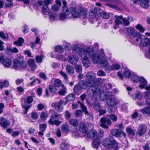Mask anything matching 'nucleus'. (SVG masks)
Wrapping results in <instances>:
<instances>
[{"label": "nucleus", "instance_id": "f257e3e1", "mask_svg": "<svg viewBox=\"0 0 150 150\" xmlns=\"http://www.w3.org/2000/svg\"><path fill=\"white\" fill-rule=\"evenodd\" d=\"M101 89L100 91H99V98L101 100L106 99V103L110 107H113L117 103V101L114 95L117 93L118 90L116 88L114 89L111 91L108 90H105V91H103V89Z\"/></svg>", "mask_w": 150, "mask_h": 150}, {"label": "nucleus", "instance_id": "f03ea898", "mask_svg": "<svg viewBox=\"0 0 150 150\" xmlns=\"http://www.w3.org/2000/svg\"><path fill=\"white\" fill-rule=\"evenodd\" d=\"M78 85L81 89H85L88 86H91L88 90L87 93L88 95L91 97L93 99H97L98 95V91H100L101 90L93 86L92 84L89 83L87 81L85 82L80 81Z\"/></svg>", "mask_w": 150, "mask_h": 150}, {"label": "nucleus", "instance_id": "7ed1b4c3", "mask_svg": "<svg viewBox=\"0 0 150 150\" xmlns=\"http://www.w3.org/2000/svg\"><path fill=\"white\" fill-rule=\"evenodd\" d=\"M72 50L75 52L78 53L80 57H84V54L87 53L88 56L91 57H93L92 55L95 54V50L92 47H88L86 49L83 47L81 44H75L72 48Z\"/></svg>", "mask_w": 150, "mask_h": 150}, {"label": "nucleus", "instance_id": "20e7f679", "mask_svg": "<svg viewBox=\"0 0 150 150\" xmlns=\"http://www.w3.org/2000/svg\"><path fill=\"white\" fill-rule=\"evenodd\" d=\"M94 52L95 54L92 55L93 57L90 58L92 59L94 63L97 64L99 62L104 68L109 65L108 62L105 59H106L107 57L103 53L98 54L95 50Z\"/></svg>", "mask_w": 150, "mask_h": 150}, {"label": "nucleus", "instance_id": "39448f33", "mask_svg": "<svg viewBox=\"0 0 150 150\" xmlns=\"http://www.w3.org/2000/svg\"><path fill=\"white\" fill-rule=\"evenodd\" d=\"M62 117V116L61 115L58 114L56 112H54L52 114L48 122L50 125H54L57 126H59L62 122L59 120L55 119H61Z\"/></svg>", "mask_w": 150, "mask_h": 150}, {"label": "nucleus", "instance_id": "423d86ee", "mask_svg": "<svg viewBox=\"0 0 150 150\" xmlns=\"http://www.w3.org/2000/svg\"><path fill=\"white\" fill-rule=\"evenodd\" d=\"M27 67V64L23 60L22 56L19 59H16L13 60V67L15 68L18 69H24Z\"/></svg>", "mask_w": 150, "mask_h": 150}, {"label": "nucleus", "instance_id": "0eeeda50", "mask_svg": "<svg viewBox=\"0 0 150 150\" xmlns=\"http://www.w3.org/2000/svg\"><path fill=\"white\" fill-rule=\"evenodd\" d=\"M127 32L130 38H133L134 40L137 42L140 38V34L135 31V30L131 27L127 28Z\"/></svg>", "mask_w": 150, "mask_h": 150}, {"label": "nucleus", "instance_id": "6e6552de", "mask_svg": "<svg viewBox=\"0 0 150 150\" xmlns=\"http://www.w3.org/2000/svg\"><path fill=\"white\" fill-rule=\"evenodd\" d=\"M102 144L104 146L107 148L112 147L116 149L118 147L117 143L115 140H110L108 138L105 139L103 141Z\"/></svg>", "mask_w": 150, "mask_h": 150}, {"label": "nucleus", "instance_id": "1a4fd4ad", "mask_svg": "<svg viewBox=\"0 0 150 150\" xmlns=\"http://www.w3.org/2000/svg\"><path fill=\"white\" fill-rule=\"evenodd\" d=\"M64 101L63 100H60L58 102H54L52 103L51 106L54 108L58 112H61L64 109L63 104Z\"/></svg>", "mask_w": 150, "mask_h": 150}, {"label": "nucleus", "instance_id": "9d476101", "mask_svg": "<svg viewBox=\"0 0 150 150\" xmlns=\"http://www.w3.org/2000/svg\"><path fill=\"white\" fill-rule=\"evenodd\" d=\"M100 122V126L105 129H108L112 124V122L110 120L105 117L101 118Z\"/></svg>", "mask_w": 150, "mask_h": 150}, {"label": "nucleus", "instance_id": "9b49d317", "mask_svg": "<svg viewBox=\"0 0 150 150\" xmlns=\"http://www.w3.org/2000/svg\"><path fill=\"white\" fill-rule=\"evenodd\" d=\"M0 62L2 63L4 67H8L11 64V60L9 58H4L3 56L0 57Z\"/></svg>", "mask_w": 150, "mask_h": 150}, {"label": "nucleus", "instance_id": "f8f14e48", "mask_svg": "<svg viewBox=\"0 0 150 150\" xmlns=\"http://www.w3.org/2000/svg\"><path fill=\"white\" fill-rule=\"evenodd\" d=\"M95 76V74L92 72H88L86 75L87 78V81L89 83L92 84L93 86H94L95 81L94 78Z\"/></svg>", "mask_w": 150, "mask_h": 150}, {"label": "nucleus", "instance_id": "ddd939ff", "mask_svg": "<svg viewBox=\"0 0 150 150\" xmlns=\"http://www.w3.org/2000/svg\"><path fill=\"white\" fill-rule=\"evenodd\" d=\"M140 37V39L138 40V41L137 42L135 40L136 43L138 44L139 45H140V46L142 47L146 46L149 42V40L146 38H142L141 35Z\"/></svg>", "mask_w": 150, "mask_h": 150}, {"label": "nucleus", "instance_id": "4468645a", "mask_svg": "<svg viewBox=\"0 0 150 150\" xmlns=\"http://www.w3.org/2000/svg\"><path fill=\"white\" fill-rule=\"evenodd\" d=\"M10 124V122L8 120L3 117H0V125L4 128H6Z\"/></svg>", "mask_w": 150, "mask_h": 150}, {"label": "nucleus", "instance_id": "2eb2a0df", "mask_svg": "<svg viewBox=\"0 0 150 150\" xmlns=\"http://www.w3.org/2000/svg\"><path fill=\"white\" fill-rule=\"evenodd\" d=\"M67 60L70 63L75 64L78 62L79 57L76 55H70L68 56Z\"/></svg>", "mask_w": 150, "mask_h": 150}, {"label": "nucleus", "instance_id": "dca6fc26", "mask_svg": "<svg viewBox=\"0 0 150 150\" xmlns=\"http://www.w3.org/2000/svg\"><path fill=\"white\" fill-rule=\"evenodd\" d=\"M147 128V127L145 125H140L138 129V134L139 136L142 135L146 132Z\"/></svg>", "mask_w": 150, "mask_h": 150}, {"label": "nucleus", "instance_id": "f3484780", "mask_svg": "<svg viewBox=\"0 0 150 150\" xmlns=\"http://www.w3.org/2000/svg\"><path fill=\"white\" fill-rule=\"evenodd\" d=\"M87 56H88L87 53H86L84 54V57H81L82 59V62L83 65L86 67H89L90 65L89 59L88 57H87Z\"/></svg>", "mask_w": 150, "mask_h": 150}, {"label": "nucleus", "instance_id": "a211bd4d", "mask_svg": "<svg viewBox=\"0 0 150 150\" xmlns=\"http://www.w3.org/2000/svg\"><path fill=\"white\" fill-rule=\"evenodd\" d=\"M63 6L62 9V12L68 15L71 13V11L70 9L66 6L67 2L64 0L62 2Z\"/></svg>", "mask_w": 150, "mask_h": 150}, {"label": "nucleus", "instance_id": "6ab92c4d", "mask_svg": "<svg viewBox=\"0 0 150 150\" xmlns=\"http://www.w3.org/2000/svg\"><path fill=\"white\" fill-rule=\"evenodd\" d=\"M98 13L97 11V9L95 7L92 8L89 12V15L91 18L96 20L95 18L97 16Z\"/></svg>", "mask_w": 150, "mask_h": 150}, {"label": "nucleus", "instance_id": "aec40b11", "mask_svg": "<svg viewBox=\"0 0 150 150\" xmlns=\"http://www.w3.org/2000/svg\"><path fill=\"white\" fill-rule=\"evenodd\" d=\"M78 103L80 105V107L82 109L83 111L85 112L86 115L88 116H89V117H91L92 118V114L88 112V111L87 110L86 107L84 105V104L79 101H78Z\"/></svg>", "mask_w": 150, "mask_h": 150}, {"label": "nucleus", "instance_id": "412c9836", "mask_svg": "<svg viewBox=\"0 0 150 150\" xmlns=\"http://www.w3.org/2000/svg\"><path fill=\"white\" fill-rule=\"evenodd\" d=\"M100 144V140L99 137H97L94 139L93 141L92 146L94 148L97 149Z\"/></svg>", "mask_w": 150, "mask_h": 150}, {"label": "nucleus", "instance_id": "4be33fe9", "mask_svg": "<svg viewBox=\"0 0 150 150\" xmlns=\"http://www.w3.org/2000/svg\"><path fill=\"white\" fill-rule=\"evenodd\" d=\"M121 130L118 129H114L111 131L112 134L116 137H119L120 136Z\"/></svg>", "mask_w": 150, "mask_h": 150}, {"label": "nucleus", "instance_id": "5701e85b", "mask_svg": "<svg viewBox=\"0 0 150 150\" xmlns=\"http://www.w3.org/2000/svg\"><path fill=\"white\" fill-rule=\"evenodd\" d=\"M140 85L139 86V87L141 88L142 89L144 88L145 86L147 84V82L146 80L143 77H140L139 79Z\"/></svg>", "mask_w": 150, "mask_h": 150}, {"label": "nucleus", "instance_id": "b1692460", "mask_svg": "<svg viewBox=\"0 0 150 150\" xmlns=\"http://www.w3.org/2000/svg\"><path fill=\"white\" fill-rule=\"evenodd\" d=\"M28 63L32 69L34 70L36 69L37 66L34 60L32 59H30L28 61Z\"/></svg>", "mask_w": 150, "mask_h": 150}, {"label": "nucleus", "instance_id": "393cba45", "mask_svg": "<svg viewBox=\"0 0 150 150\" xmlns=\"http://www.w3.org/2000/svg\"><path fill=\"white\" fill-rule=\"evenodd\" d=\"M86 134L88 137L91 138L97 136V132L96 130L93 129L90 132H87Z\"/></svg>", "mask_w": 150, "mask_h": 150}, {"label": "nucleus", "instance_id": "a878e982", "mask_svg": "<svg viewBox=\"0 0 150 150\" xmlns=\"http://www.w3.org/2000/svg\"><path fill=\"white\" fill-rule=\"evenodd\" d=\"M66 72L69 74H73L74 73V69L73 67L70 65L67 66L66 68Z\"/></svg>", "mask_w": 150, "mask_h": 150}, {"label": "nucleus", "instance_id": "bb28decb", "mask_svg": "<svg viewBox=\"0 0 150 150\" xmlns=\"http://www.w3.org/2000/svg\"><path fill=\"white\" fill-rule=\"evenodd\" d=\"M115 17L116 18L115 22L117 25H119L120 24H122V20H123V17L122 16H115Z\"/></svg>", "mask_w": 150, "mask_h": 150}, {"label": "nucleus", "instance_id": "cd10ccee", "mask_svg": "<svg viewBox=\"0 0 150 150\" xmlns=\"http://www.w3.org/2000/svg\"><path fill=\"white\" fill-rule=\"evenodd\" d=\"M24 42V39L22 37H19L17 41L14 42L13 44L18 46H21Z\"/></svg>", "mask_w": 150, "mask_h": 150}, {"label": "nucleus", "instance_id": "c85d7f7f", "mask_svg": "<svg viewBox=\"0 0 150 150\" xmlns=\"http://www.w3.org/2000/svg\"><path fill=\"white\" fill-rule=\"evenodd\" d=\"M149 0H141L140 2L141 6L143 8H146L149 6Z\"/></svg>", "mask_w": 150, "mask_h": 150}, {"label": "nucleus", "instance_id": "c756f323", "mask_svg": "<svg viewBox=\"0 0 150 150\" xmlns=\"http://www.w3.org/2000/svg\"><path fill=\"white\" fill-rule=\"evenodd\" d=\"M140 111L143 114H150V107H146L140 110Z\"/></svg>", "mask_w": 150, "mask_h": 150}, {"label": "nucleus", "instance_id": "7c9ffc66", "mask_svg": "<svg viewBox=\"0 0 150 150\" xmlns=\"http://www.w3.org/2000/svg\"><path fill=\"white\" fill-rule=\"evenodd\" d=\"M72 15L74 18H78L80 16V14L79 11L76 10L75 8L72 9Z\"/></svg>", "mask_w": 150, "mask_h": 150}, {"label": "nucleus", "instance_id": "2f4dec72", "mask_svg": "<svg viewBox=\"0 0 150 150\" xmlns=\"http://www.w3.org/2000/svg\"><path fill=\"white\" fill-rule=\"evenodd\" d=\"M80 16H83V18L86 17L87 15V10L86 9L81 8L79 10Z\"/></svg>", "mask_w": 150, "mask_h": 150}, {"label": "nucleus", "instance_id": "473e14b6", "mask_svg": "<svg viewBox=\"0 0 150 150\" xmlns=\"http://www.w3.org/2000/svg\"><path fill=\"white\" fill-rule=\"evenodd\" d=\"M69 124L73 126L77 127L78 125V122L75 119H71L69 121Z\"/></svg>", "mask_w": 150, "mask_h": 150}, {"label": "nucleus", "instance_id": "72a5a7b5", "mask_svg": "<svg viewBox=\"0 0 150 150\" xmlns=\"http://www.w3.org/2000/svg\"><path fill=\"white\" fill-rule=\"evenodd\" d=\"M0 37L4 40H7L8 38V34L2 31L0 32Z\"/></svg>", "mask_w": 150, "mask_h": 150}, {"label": "nucleus", "instance_id": "f704fd0d", "mask_svg": "<svg viewBox=\"0 0 150 150\" xmlns=\"http://www.w3.org/2000/svg\"><path fill=\"white\" fill-rule=\"evenodd\" d=\"M54 50L60 53H62L64 52L63 48L62 46L60 45H58L55 46Z\"/></svg>", "mask_w": 150, "mask_h": 150}, {"label": "nucleus", "instance_id": "c9c22d12", "mask_svg": "<svg viewBox=\"0 0 150 150\" xmlns=\"http://www.w3.org/2000/svg\"><path fill=\"white\" fill-rule=\"evenodd\" d=\"M81 89L78 85H75L74 88V91L76 93L79 94L81 93Z\"/></svg>", "mask_w": 150, "mask_h": 150}, {"label": "nucleus", "instance_id": "e433bc0d", "mask_svg": "<svg viewBox=\"0 0 150 150\" xmlns=\"http://www.w3.org/2000/svg\"><path fill=\"white\" fill-rule=\"evenodd\" d=\"M75 98V96L72 93L70 94L66 97V100L67 102L71 101L73 100Z\"/></svg>", "mask_w": 150, "mask_h": 150}, {"label": "nucleus", "instance_id": "4c0bfd02", "mask_svg": "<svg viewBox=\"0 0 150 150\" xmlns=\"http://www.w3.org/2000/svg\"><path fill=\"white\" fill-rule=\"evenodd\" d=\"M48 116V114L47 113L42 112L40 114V117L42 120L45 121L47 118Z\"/></svg>", "mask_w": 150, "mask_h": 150}, {"label": "nucleus", "instance_id": "58836bf2", "mask_svg": "<svg viewBox=\"0 0 150 150\" xmlns=\"http://www.w3.org/2000/svg\"><path fill=\"white\" fill-rule=\"evenodd\" d=\"M100 14L101 17L105 19H108L110 17L109 13L105 11L101 12Z\"/></svg>", "mask_w": 150, "mask_h": 150}, {"label": "nucleus", "instance_id": "ea45409f", "mask_svg": "<svg viewBox=\"0 0 150 150\" xmlns=\"http://www.w3.org/2000/svg\"><path fill=\"white\" fill-rule=\"evenodd\" d=\"M93 107L96 110L98 111L100 110V106L97 101H94L93 104Z\"/></svg>", "mask_w": 150, "mask_h": 150}, {"label": "nucleus", "instance_id": "a19ab883", "mask_svg": "<svg viewBox=\"0 0 150 150\" xmlns=\"http://www.w3.org/2000/svg\"><path fill=\"white\" fill-rule=\"evenodd\" d=\"M62 130L64 132H67L69 131L70 128L69 126L67 124H63L61 127Z\"/></svg>", "mask_w": 150, "mask_h": 150}, {"label": "nucleus", "instance_id": "79ce46f5", "mask_svg": "<svg viewBox=\"0 0 150 150\" xmlns=\"http://www.w3.org/2000/svg\"><path fill=\"white\" fill-rule=\"evenodd\" d=\"M127 132L129 135L134 136L135 131L130 127H128L126 129Z\"/></svg>", "mask_w": 150, "mask_h": 150}, {"label": "nucleus", "instance_id": "37998d69", "mask_svg": "<svg viewBox=\"0 0 150 150\" xmlns=\"http://www.w3.org/2000/svg\"><path fill=\"white\" fill-rule=\"evenodd\" d=\"M75 68L76 71L79 74H80L82 71V68L81 65H76L75 66Z\"/></svg>", "mask_w": 150, "mask_h": 150}, {"label": "nucleus", "instance_id": "c03bdc74", "mask_svg": "<svg viewBox=\"0 0 150 150\" xmlns=\"http://www.w3.org/2000/svg\"><path fill=\"white\" fill-rule=\"evenodd\" d=\"M41 11L43 14H45V13H47L49 11V8L48 6L45 5L43 6L41 9Z\"/></svg>", "mask_w": 150, "mask_h": 150}, {"label": "nucleus", "instance_id": "a18cd8bd", "mask_svg": "<svg viewBox=\"0 0 150 150\" xmlns=\"http://www.w3.org/2000/svg\"><path fill=\"white\" fill-rule=\"evenodd\" d=\"M62 84V81L59 79H56L54 81V84L56 87H59L61 86Z\"/></svg>", "mask_w": 150, "mask_h": 150}, {"label": "nucleus", "instance_id": "49530a36", "mask_svg": "<svg viewBox=\"0 0 150 150\" xmlns=\"http://www.w3.org/2000/svg\"><path fill=\"white\" fill-rule=\"evenodd\" d=\"M49 18L51 21H53L57 18V15L56 13H50L49 14Z\"/></svg>", "mask_w": 150, "mask_h": 150}, {"label": "nucleus", "instance_id": "de8ad7c7", "mask_svg": "<svg viewBox=\"0 0 150 150\" xmlns=\"http://www.w3.org/2000/svg\"><path fill=\"white\" fill-rule=\"evenodd\" d=\"M6 52L7 53L8 51L11 52L16 53L18 52V49L16 47H14L13 49H11L9 48H7L5 50Z\"/></svg>", "mask_w": 150, "mask_h": 150}, {"label": "nucleus", "instance_id": "09e8293b", "mask_svg": "<svg viewBox=\"0 0 150 150\" xmlns=\"http://www.w3.org/2000/svg\"><path fill=\"white\" fill-rule=\"evenodd\" d=\"M122 23V25L124 26H128L129 24L130 21L128 20V18H123Z\"/></svg>", "mask_w": 150, "mask_h": 150}, {"label": "nucleus", "instance_id": "8fccbe9b", "mask_svg": "<svg viewBox=\"0 0 150 150\" xmlns=\"http://www.w3.org/2000/svg\"><path fill=\"white\" fill-rule=\"evenodd\" d=\"M68 15L62 12L59 15V19L61 21H63L67 18Z\"/></svg>", "mask_w": 150, "mask_h": 150}, {"label": "nucleus", "instance_id": "3c124183", "mask_svg": "<svg viewBox=\"0 0 150 150\" xmlns=\"http://www.w3.org/2000/svg\"><path fill=\"white\" fill-rule=\"evenodd\" d=\"M5 4L4 6L5 9H6L7 8H11L13 6V2H9L10 3H7L4 2Z\"/></svg>", "mask_w": 150, "mask_h": 150}, {"label": "nucleus", "instance_id": "603ef678", "mask_svg": "<svg viewBox=\"0 0 150 150\" xmlns=\"http://www.w3.org/2000/svg\"><path fill=\"white\" fill-rule=\"evenodd\" d=\"M136 28L137 30H139L141 33L144 32V31L145 30V29L140 24L137 25L136 26Z\"/></svg>", "mask_w": 150, "mask_h": 150}, {"label": "nucleus", "instance_id": "864d4df0", "mask_svg": "<svg viewBox=\"0 0 150 150\" xmlns=\"http://www.w3.org/2000/svg\"><path fill=\"white\" fill-rule=\"evenodd\" d=\"M124 76L126 78H129L131 75L130 71L128 70H127L123 72Z\"/></svg>", "mask_w": 150, "mask_h": 150}, {"label": "nucleus", "instance_id": "5fc2aeb1", "mask_svg": "<svg viewBox=\"0 0 150 150\" xmlns=\"http://www.w3.org/2000/svg\"><path fill=\"white\" fill-rule=\"evenodd\" d=\"M140 78L137 75L133 76L132 77V80L134 82L137 83L139 81Z\"/></svg>", "mask_w": 150, "mask_h": 150}, {"label": "nucleus", "instance_id": "6e6d98bb", "mask_svg": "<svg viewBox=\"0 0 150 150\" xmlns=\"http://www.w3.org/2000/svg\"><path fill=\"white\" fill-rule=\"evenodd\" d=\"M110 117L113 121L115 122L116 121L117 119V116L114 114H112L110 116Z\"/></svg>", "mask_w": 150, "mask_h": 150}, {"label": "nucleus", "instance_id": "4d7b16f0", "mask_svg": "<svg viewBox=\"0 0 150 150\" xmlns=\"http://www.w3.org/2000/svg\"><path fill=\"white\" fill-rule=\"evenodd\" d=\"M68 148V145L65 143H62L60 145V149L61 150H66Z\"/></svg>", "mask_w": 150, "mask_h": 150}, {"label": "nucleus", "instance_id": "13d9d810", "mask_svg": "<svg viewBox=\"0 0 150 150\" xmlns=\"http://www.w3.org/2000/svg\"><path fill=\"white\" fill-rule=\"evenodd\" d=\"M59 73L62 76L64 77V79L66 81H67L68 78L67 74L65 73L62 71H60Z\"/></svg>", "mask_w": 150, "mask_h": 150}, {"label": "nucleus", "instance_id": "bf43d9fd", "mask_svg": "<svg viewBox=\"0 0 150 150\" xmlns=\"http://www.w3.org/2000/svg\"><path fill=\"white\" fill-rule=\"evenodd\" d=\"M97 75L99 76H105L106 74L103 70L100 69L97 72Z\"/></svg>", "mask_w": 150, "mask_h": 150}, {"label": "nucleus", "instance_id": "052dcab7", "mask_svg": "<svg viewBox=\"0 0 150 150\" xmlns=\"http://www.w3.org/2000/svg\"><path fill=\"white\" fill-rule=\"evenodd\" d=\"M112 70H118L120 68V66L118 64H114L112 65Z\"/></svg>", "mask_w": 150, "mask_h": 150}, {"label": "nucleus", "instance_id": "680f3d73", "mask_svg": "<svg viewBox=\"0 0 150 150\" xmlns=\"http://www.w3.org/2000/svg\"><path fill=\"white\" fill-rule=\"evenodd\" d=\"M82 114V112L81 110H77L75 111V115L76 117L80 116Z\"/></svg>", "mask_w": 150, "mask_h": 150}, {"label": "nucleus", "instance_id": "e2e57ef3", "mask_svg": "<svg viewBox=\"0 0 150 150\" xmlns=\"http://www.w3.org/2000/svg\"><path fill=\"white\" fill-rule=\"evenodd\" d=\"M47 127V126L46 124H42L40 125V130L42 131V132H44L45 130Z\"/></svg>", "mask_w": 150, "mask_h": 150}, {"label": "nucleus", "instance_id": "0e129e2a", "mask_svg": "<svg viewBox=\"0 0 150 150\" xmlns=\"http://www.w3.org/2000/svg\"><path fill=\"white\" fill-rule=\"evenodd\" d=\"M33 101V99L32 96H28L27 98L25 100V102L29 104H30Z\"/></svg>", "mask_w": 150, "mask_h": 150}, {"label": "nucleus", "instance_id": "69168bd1", "mask_svg": "<svg viewBox=\"0 0 150 150\" xmlns=\"http://www.w3.org/2000/svg\"><path fill=\"white\" fill-rule=\"evenodd\" d=\"M51 8L54 11H58L59 9V7L58 6L55 4L52 6Z\"/></svg>", "mask_w": 150, "mask_h": 150}, {"label": "nucleus", "instance_id": "338daca9", "mask_svg": "<svg viewBox=\"0 0 150 150\" xmlns=\"http://www.w3.org/2000/svg\"><path fill=\"white\" fill-rule=\"evenodd\" d=\"M31 117L33 119H36L38 117V115L37 112H32L31 114Z\"/></svg>", "mask_w": 150, "mask_h": 150}, {"label": "nucleus", "instance_id": "774afa93", "mask_svg": "<svg viewBox=\"0 0 150 150\" xmlns=\"http://www.w3.org/2000/svg\"><path fill=\"white\" fill-rule=\"evenodd\" d=\"M29 31V29L28 26L26 25H25L24 26V27L23 28V30H22L23 32L24 33H27Z\"/></svg>", "mask_w": 150, "mask_h": 150}]
</instances>
